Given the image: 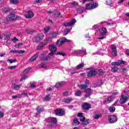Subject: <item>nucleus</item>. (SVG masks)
I'll return each mask as SVG.
<instances>
[{
  "label": "nucleus",
  "instance_id": "1",
  "mask_svg": "<svg viewBox=\"0 0 129 129\" xmlns=\"http://www.w3.org/2000/svg\"><path fill=\"white\" fill-rule=\"evenodd\" d=\"M45 121L49 123V126L55 127L57 126V119L55 117H49L45 119Z\"/></svg>",
  "mask_w": 129,
  "mask_h": 129
},
{
  "label": "nucleus",
  "instance_id": "2",
  "mask_svg": "<svg viewBox=\"0 0 129 129\" xmlns=\"http://www.w3.org/2000/svg\"><path fill=\"white\" fill-rule=\"evenodd\" d=\"M40 60L44 62H46L47 61H50L51 57L49 55L47 56V51H43L40 55Z\"/></svg>",
  "mask_w": 129,
  "mask_h": 129
},
{
  "label": "nucleus",
  "instance_id": "3",
  "mask_svg": "<svg viewBox=\"0 0 129 129\" xmlns=\"http://www.w3.org/2000/svg\"><path fill=\"white\" fill-rule=\"evenodd\" d=\"M73 55H81L82 56H84V55H86V49H83L82 50H75L73 52Z\"/></svg>",
  "mask_w": 129,
  "mask_h": 129
},
{
  "label": "nucleus",
  "instance_id": "4",
  "mask_svg": "<svg viewBox=\"0 0 129 129\" xmlns=\"http://www.w3.org/2000/svg\"><path fill=\"white\" fill-rule=\"evenodd\" d=\"M55 114L58 115V116H63L65 115V111L62 109H56L54 111Z\"/></svg>",
  "mask_w": 129,
  "mask_h": 129
},
{
  "label": "nucleus",
  "instance_id": "5",
  "mask_svg": "<svg viewBox=\"0 0 129 129\" xmlns=\"http://www.w3.org/2000/svg\"><path fill=\"white\" fill-rule=\"evenodd\" d=\"M129 96L128 95H121V98L119 100L120 103L121 104H123L125 102H126L128 100Z\"/></svg>",
  "mask_w": 129,
  "mask_h": 129
},
{
  "label": "nucleus",
  "instance_id": "6",
  "mask_svg": "<svg viewBox=\"0 0 129 129\" xmlns=\"http://www.w3.org/2000/svg\"><path fill=\"white\" fill-rule=\"evenodd\" d=\"M8 21H15V20H18L21 19V17L18 16H16L15 14H12L8 16Z\"/></svg>",
  "mask_w": 129,
  "mask_h": 129
},
{
  "label": "nucleus",
  "instance_id": "7",
  "mask_svg": "<svg viewBox=\"0 0 129 129\" xmlns=\"http://www.w3.org/2000/svg\"><path fill=\"white\" fill-rule=\"evenodd\" d=\"M108 121L110 123H114L117 121V117L115 115H110L108 117Z\"/></svg>",
  "mask_w": 129,
  "mask_h": 129
},
{
  "label": "nucleus",
  "instance_id": "8",
  "mask_svg": "<svg viewBox=\"0 0 129 129\" xmlns=\"http://www.w3.org/2000/svg\"><path fill=\"white\" fill-rule=\"evenodd\" d=\"M111 55L112 56H117V50H116V46L114 44L111 45Z\"/></svg>",
  "mask_w": 129,
  "mask_h": 129
},
{
  "label": "nucleus",
  "instance_id": "9",
  "mask_svg": "<svg viewBox=\"0 0 129 129\" xmlns=\"http://www.w3.org/2000/svg\"><path fill=\"white\" fill-rule=\"evenodd\" d=\"M35 41L36 43H39L40 41H42L44 39V34H38L35 38Z\"/></svg>",
  "mask_w": 129,
  "mask_h": 129
},
{
  "label": "nucleus",
  "instance_id": "10",
  "mask_svg": "<svg viewBox=\"0 0 129 129\" xmlns=\"http://www.w3.org/2000/svg\"><path fill=\"white\" fill-rule=\"evenodd\" d=\"M76 23V20L72 19L70 23H64L63 26L64 27H71V26L75 25Z\"/></svg>",
  "mask_w": 129,
  "mask_h": 129
},
{
  "label": "nucleus",
  "instance_id": "11",
  "mask_svg": "<svg viewBox=\"0 0 129 129\" xmlns=\"http://www.w3.org/2000/svg\"><path fill=\"white\" fill-rule=\"evenodd\" d=\"M34 16L35 14L32 11L27 12V14L25 15L26 19H32V18H34Z\"/></svg>",
  "mask_w": 129,
  "mask_h": 129
},
{
  "label": "nucleus",
  "instance_id": "12",
  "mask_svg": "<svg viewBox=\"0 0 129 129\" xmlns=\"http://www.w3.org/2000/svg\"><path fill=\"white\" fill-rule=\"evenodd\" d=\"M126 62H125V61L118 60L117 61L112 62L111 63V65H112V66L116 65L117 66H119V65H121L122 64H125Z\"/></svg>",
  "mask_w": 129,
  "mask_h": 129
},
{
  "label": "nucleus",
  "instance_id": "13",
  "mask_svg": "<svg viewBox=\"0 0 129 129\" xmlns=\"http://www.w3.org/2000/svg\"><path fill=\"white\" fill-rule=\"evenodd\" d=\"M82 106L84 109V110H88L90 108H91V105L90 104H88V103H84Z\"/></svg>",
  "mask_w": 129,
  "mask_h": 129
},
{
  "label": "nucleus",
  "instance_id": "14",
  "mask_svg": "<svg viewBox=\"0 0 129 129\" xmlns=\"http://www.w3.org/2000/svg\"><path fill=\"white\" fill-rule=\"evenodd\" d=\"M66 40L64 38H62L57 40L56 42L57 46H62V44H64V40Z\"/></svg>",
  "mask_w": 129,
  "mask_h": 129
},
{
  "label": "nucleus",
  "instance_id": "15",
  "mask_svg": "<svg viewBox=\"0 0 129 129\" xmlns=\"http://www.w3.org/2000/svg\"><path fill=\"white\" fill-rule=\"evenodd\" d=\"M47 45V43L45 42H40L38 46L37 47V50H41L42 48H44L45 46Z\"/></svg>",
  "mask_w": 129,
  "mask_h": 129
},
{
  "label": "nucleus",
  "instance_id": "16",
  "mask_svg": "<svg viewBox=\"0 0 129 129\" xmlns=\"http://www.w3.org/2000/svg\"><path fill=\"white\" fill-rule=\"evenodd\" d=\"M97 74V72H96L95 71H90L88 72L87 76L88 77H92V76H95Z\"/></svg>",
  "mask_w": 129,
  "mask_h": 129
},
{
  "label": "nucleus",
  "instance_id": "17",
  "mask_svg": "<svg viewBox=\"0 0 129 129\" xmlns=\"http://www.w3.org/2000/svg\"><path fill=\"white\" fill-rule=\"evenodd\" d=\"M49 49L50 51H53L54 52L57 51V47L55 46V44L49 45Z\"/></svg>",
  "mask_w": 129,
  "mask_h": 129
},
{
  "label": "nucleus",
  "instance_id": "18",
  "mask_svg": "<svg viewBox=\"0 0 129 129\" xmlns=\"http://www.w3.org/2000/svg\"><path fill=\"white\" fill-rule=\"evenodd\" d=\"M72 100H73L72 98H65L62 99V102H65V103H70Z\"/></svg>",
  "mask_w": 129,
  "mask_h": 129
},
{
  "label": "nucleus",
  "instance_id": "19",
  "mask_svg": "<svg viewBox=\"0 0 129 129\" xmlns=\"http://www.w3.org/2000/svg\"><path fill=\"white\" fill-rule=\"evenodd\" d=\"M39 56V52H37L36 54H34L33 56H32L30 58V61L31 62H33V61H35V60H36V59H37V58H38Z\"/></svg>",
  "mask_w": 129,
  "mask_h": 129
},
{
  "label": "nucleus",
  "instance_id": "20",
  "mask_svg": "<svg viewBox=\"0 0 129 129\" xmlns=\"http://www.w3.org/2000/svg\"><path fill=\"white\" fill-rule=\"evenodd\" d=\"M21 86H22V85H17L15 84H12V87H13L14 89L15 90H19L20 88H21Z\"/></svg>",
  "mask_w": 129,
  "mask_h": 129
},
{
  "label": "nucleus",
  "instance_id": "21",
  "mask_svg": "<svg viewBox=\"0 0 129 129\" xmlns=\"http://www.w3.org/2000/svg\"><path fill=\"white\" fill-rule=\"evenodd\" d=\"M106 33H107V30L105 28H103L100 31V35L101 36H105Z\"/></svg>",
  "mask_w": 129,
  "mask_h": 129
},
{
  "label": "nucleus",
  "instance_id": "22",
  "mask_svg": "<svg viewBox=\"0 0 129 129\" xmlns=\"http://www.w3.org/2000/svg\"><path fill=\"white\" fill-rule=\"evenodd\" d=\"M78 87H80V89H82V90L86 89V88H88V85L85 84H82V85H78Z\"/></svg>",
  "mask_w": 129,
  "mask_h": 129
},
{
  "label": "nucleus",
  "instance_id": "23",
  "mask_svg": "<svg viewBox=\"0 0 129 129\" xmlns=\"http://www.w3.org/2000/svg\"><path fill=\"white\" fill-rule=\"evenodd\" d=\"M63 84H64V82L57 83L55 85V87L56 88H59L60 87H62V86H63Z\"/></svg>",
  "mask_w": 129,
  "mask_h": 129
},
{
  "label": "nucleus",
  "instance_id": "24",
  "mask_svg": "<svg viewBox=\"0 0 129 129\" xmlns=\"http://www.w3.org/2000/svg\"><path fill=\"white\" fill-rule=\"evenodd\" d=\"M36 111H37V112L40 113V112H43V111H44L45 110V109H44V108H42L40 106H38L36 108Z\"/></svg>",
  "mask_w": 129,
  "mask_h": 129
},
{
  "label": "nucleus",
  "instance_id": "25",
  "mask_svg": "<svg viewBox=\"0 0 129 129\" xmlns=\"http://www.w3.org/2000/svg\"><path fill=\"white\" fill-rule=\"evenodd\" d=\"M86 10H93L92 4H88L86 5Z\"/></svg>",
  "mask_w": 129,
  "mask_h": 129
},
{
  "label": "nucleus",
  "instance_id": "26",
  "mask_svg": "<svg viewBox=\"0 0 129 129\" xmlns=\"http://www.w3.org/2000/svg\"><path fill=\"white\" fill-rule=\"evenodd\" d=\"M11 39V33L8 32L7 34L5 35V40L6 41H10Z\"/></svg>",
  "mask_w": 129,
  "mask_h": 129
},
{
  "label": "nucleus",
  "instance_id": "27",
  "mask_svg": "<svg viewBox=\"0 0 129 129\" xmlns=\"http://www.w3.org/2000/svg\"><path fill=\"white\" fill-rule=\"evenodd\" d=\"M73 122H74V124H75V125H78L80 124V122H79V121H78V119H77V118H75L74 119Z\"/></svg>",
  "mask_w": 129,
  "mask_h": 129
},
{
  "label": "nucleus",
  "instance_id": "28",
  "mask_svg": "<svg viewBox=\"0 0 129 129\" xmlns=\"http://www.w3.org/2000/svg\"><path fill=\"white\" fill-rule=\"evenodd\" d=\"M3 12H4V13H6V14H7V13H10V12H11V8L8 7V8H6L3 9Z\"/></svg>",
  "mask_w": 129,
  "mask_h": 129
},
{
  "label": "nucleus",
  "instance_id": "29",
  "mask_svg": "<svg viewBox=\"0 0 129 129\" xmlns=\"http://www.w3.org/2000/svg\"><path fill=\"white\" fill-rule=\"evenodd\" d=\"M108 110H109L110 112H114V111H115V107L110 106L108 108Z\"/></svg>",
  "mask_w": 129,
  "mask_h": 129
},
{
  "label": "nucleus",
  "instance_id": "30",
  "mask_svg": "<svg viewBox=\"0 0 129 129\" xmlns=\"http://www.w3.org/2000/svg\"><path fill=\"white\" fill-rule=\"evenodd\" d=\"M39 68H43L44 69H46L47 68V64L45 63H41L38 65Z\"/></svg>",
  "mask_w": 129,
  "mask_h": 129
},
{
  "label": "nucleus",
  "instance_id": "31",
  "mask_svg": "<svg viewBox=\"0 0 129 129\" xmlns=\"http://www.w3.org/2000/svg\"><path fill=\"white\" fill-rule=\"evenodd\" d=\"M10 4L18 5V4H19V0H10Z\"/></svg>",
  "mask_w": 129,
  "mask_h": 129
},
{
  "label": "nucleus",
  "instance_id": "32",
  "mask_svg": "<svg viewBox=\"0 0 129 129\" xmlns=\"http://www.w3.org/2000/svg\"><path fill=\"white\" fill-rule=\"evenodd\" d=\"M83 67H84V63H80L77 66V70H78L81 69Z\"/></svg>",
  "mask_w": 129,
  "mask_h": 129
},
{
  "label": "nucleus",
  "instance_id": "33",
  "mask_svg": "<svg viewBox=\"0 0 129 129\" xmlns=\"http://www.w3.org/2000/svg\"><path fill=\"white\" fill-rule=\"evenodd\" d=\"M118 71V68L116 67H113L111 69V72H117Z\"/></svg>",
  "mask_w": 129,
  "mask_h": 129
},
{
  "label": "nucleus",
  "instance_id": "34",
  "mask_svg": "<svg viewBox=\"0 0 129 129\" xmlns=\"http://www.w3.org/2000/svg\"><path fill=\"white\" fill-rule=\"evenodd\" d=\"M7 62H10V63L12 64V63H16V62H17V60L16 59H9L7 60Z\"/></svg>",
  "mask_w": 129,
  "mask_h": 129
},
{
  "label": "nucleus",
  "instance_id": "35",
  "mask_svg": "<svg viewBox=\"0 0 129 129\" xmlns=\"http://www.w3.org/2000/svg\"><path fill=\"white\" fill-rule=\"evenodd\" d=\"M27 34H33V33H35V30L32 29H28L26 31Z\"/></svg>",
  "mask_w": 129,
  "mask_h": 129
},
{
  "label": "nucleus",
  "instance_id": "36",
  "mask_svg": "<svg viewBox=\"0 0 129 129\" xmlns=\"http://www.w3.org/2000/svg\"><path fill=\"white\" fill-rule=\"evenodd\" d=\"M85 92L89 94H91V92H92V90H91V89L90 88H87L86 89Z\"/></svg>",
  "mask_w": 129,
  "mask_h": 129
},
{
  "label": "nucleus",
  "instance_id": "37",
  "mask_svg": "<svg viewBox=\"0 0 129 129\" xmlns=\"http://www.w3.org/2000/svg\"><path fill=\"white\" fill-rule=\"evenodd\" d=\"M61 16V13L60 12H56L54 14V17L55 18H59Z\"/></svg>",
  "mask_w": 129,
  "mask_h": 129
},
{
  "label": "nucleus",
  "instance_id": "38",
  "mask_svg": "<svg viewBox=\"0 0 129 129\" xmlns=\"http://www.w3.org/2000/svg\"><path fill=\"white\" fill-rule=\"evenodd\" d=\"M88 123H89V119H85V121L83 123V125H86V124H88Z\"/></svg>",
  "mask_w": 129,
  "mask_h": 129
},
{
  "label": "nucleus",
  "instance_id": "39",
  "mask_svg": "<svg viewBox=\"0 0 129 129\" xmlns=\"http://www.w3.org/2000/svg\"><path fill=\"white\" fill-rule=\"evenodd\" d=\"M30 70H31V68H28L26 69L24 71L23 74H27L29 73V71H30Z\"/></svg>",
  "mask_w": 129,
  "mask_h": 129
},
{
  "label": "nucleus",
  "instance_id": "40",
  "mask_svg": "<svg viewBox=\"0 0 129 129\" xmlns=\"http://www.w3.org/2000/svg\"><path fill=\"white\" fill-rule=\"evenodd\" d=\"M28 96V93H23L21 94H20V96H19V97L22 98V97H26Z\"/></svg>",
  "mask_w": 129,
  "mask_h": 129
},
{
  "label": "nucleus",
  "instance_id": "41",
  "mask_svg": "<svg viewBox=\"0 0 129 129\" xmlns=\"http://www.w3.org/2000/svg\"><path fill=\"white\" fill-rule=\"evenodd\" d=\"M101 24H106V25H107V26H112L113 25V23H109L107 22H101Z\"/></svg>",
  "mask_w": 129,
  "mask_h": 129
},
{
  "label": "nucleus",
  "instance_id": "42",
  "mask_svg": "<svg viewBox=\"0 0 129 129\" xmlns=\"http://www.w3.org/2000/svg\"><path fill=\"white\" fill-rule=\"evenodd\" d=\"M92 7H93V9H96L98 7V3H94L92 4Z\"/></svg>",
  "mask_w": 129,
  "mask_h": 129
},
{
  "label": "nucleus",
  "instance_id": "43",
  "mask_svg": "<svg viewBox=\"0 0 129 129\" xmlns=\"http://www.w3.org/2000/svg\"><path fill=\"white\" fill-rule=\"evenodd\" d=\"M106 3L107 6H111L112 5V1L111 0H107Z\"/></svg>",
  "mask_w": 129,
  "mask_h": 129
},
{
  "label": "nucleus",
  "instance_id": "44",
  "mask_svg": "<svg viewBox=\"0 0 129 129\" xmlns=\"http://www.w3.org/2000/svg\"><path fill=\"white\" fill-rule=\"evenodd\" d=\"M81 94H82V92L80 91H78L75 94V95H76V96H80Z\"/></svg>",
  "mask_w": 129,
  "mask_h": 129
},
{
  "label": "nucleus",
  "instance_id": "45",
  "mask_svg": "<svg viewBox=\"0 0 129 129\" xmlns=\"http://www.w3.org/2000/svg\"><path fill=\"white\" fill-rule=\"evenodd\" d=\"M70 31V30H69V29H64V30L63 31V34H64V36H66V35H67L68 34V33H69Z\"/></svg>",
  "mask_w": 129,
  "mask_h": 129
},
{
  "label": "nucleus",
  "instance_id": "46",
  "mask_svg": "<svg viewBox=\"0 0 129 129\" xmlns=\"http://www.w3.org/2000/svg\"><path fill=\"white\" fill-rule=\"evenodd\" d=\"M52 40V39L51 37H46L45 40V43H47V42H50Z\"/></svg>",
  "mask_w": 129,
  "mask_h": 129
},
{
  "label": "nucleus",
  "instance_id": "47",
  "mask_svg": "<svg viewBox=\"0 0 129 129\" xmlns=\"http://www.w3.org/2000/svg\"><path fill=\"white\" fill-rule=\"evenodd\" d=\"M56 55H60L61 56H65L66 54L62 51L58 52L56 53Z\"/></svg>",
  "mask_w": 129,
  "mask_h": 129
},
{
  "label": "nucleus",
  "instance_id": "48",
  "mask_svg": "<svg viewBox=\"0 0 129 129\" xmlns=\"http://www.w3.org/2000/svg\"><path fill=\"white\" fill-rule=\"evenodd\" d=\"M119 71L121 73H123L124 72L126 71V69L124 68H122L119 69Z\"/></svg>",
  "mask_w": 129,
  "mask_h": 129
},
{
  "label": "nucleus",
  "instance_id": "49",
  "mask_svg": "<svg viewBox=\"0 0 129 129\" xmlns=\"http://www.w3.org/2000/svg\"><path fill=\"white\" fill-rule=\"evenodd\" d=\"M85 119H86L85 117H84L83 116V117H81V118L80 119V121H82V124H83L84 121H85Z\"/></svg>",
  "mask_w": 129,
  "mask_h": 129
},
{
  "label": "nucleus",
  "instance_id": "50",
  "mask_svg": "<svg viewBox=\"0 0 129 129\" xmlns=\"http://www.w3.org/2000/svg\"><path fill=\"white\" fill-rule=\"evenodd\" d=\"M21 96V94H18L17 95H15L12 96V99H17L18 97H20Z\"/></svg>",
  "mask_w": 129,
  "mask_h": 129
},
{
  "label": "nucleus",
  "instance_id": "51",
  "mask_svg": "<svg viewBox=\"0 0 129 129\" xmlns=\"http://www.w3.org/2000/svg\"><path fill=\"white\" fill-rule=\"evenodd\" d=\"M30 87L31 88H36V85H35L34 83L30 82Z\"/></svg>",
  "mask_w": 129,
  "mask_h": 129
},
{
  "label": "nucleus",
  "instance_id": "52",
  "mask_svg": "<svg viewBox=\"0 0 129 129\" xmlns=\"http://www.w3.org/2000/svg\"><path fill=\"white\" fill-rule=\"evenodd\" d=\"M98 72L99 75H103L104 74V73L103 72V71H102V70L101 69L99 70Z\"/></svg>",
  "mask_w": 129,
  "mask_h": 129
},
{
  "label": "nucleus",
  "instance_id": "53",
  "mask_svg": "<svg viewBox=\"0 0 129 129\" xmlns=\"http://www.w3.org/2000/svg\"><path fill=\"white\" fill-rule=\"evenodd\" d=\"M100 117V114H97L95 115L94 118L95 119H97Z\"/></svg>",
  "mask_w": 129,
  "mask_h": 129
},
{
  "label": "nucleus",
  "instance_id": "54",
  "mask_svg": "<svg viewBox=\"0 0 129 129\" xmlns=\"http://www.w3.org/2000/svg\"><path fill=\"white\" fill-rule=\"evenodd\" d=\"M52 37H54V38H56V37H57V36H58V33L52 32Z\"/></svg>",
  "mask_w": 129,
  "mask_h": 129
},
{
  "label": "nucleus",
  "instance_id": "55",
  "mask_svg": "<svg viewBox=\"0 0 129 129\" xmlns=\"http://www.w3.org/2000/svg\"><path fill=\"white\" fill-rule=\"evenodd\" d=\"M55 52L53 51H50V52L48 54V56H53V55H55Z\"/></svg>",
  "mask_w": 129,
  "mask_h": 129
},
{
  "label": "nucleus",
  "instance_id": "56",
  "mask_svg": "<svg viewBox=\"0 0 129 129\" xmlns=\"http://www.w3.org/2000/svg\"><path fill=\"white\" fill-rule=\"evenodd\" d=\"M26 78H28V76H25L24 77H23L20 80V82H22V81H23V80H25V79H26Z\"/></svg>",
  "mask_w": 129,
  "mask_h": 129
},
{
  "label": "nucleus",
  "instance_id": "57",
  "mask_svg": "<svg viewBox=\"0 0 129 129\" xmlns=\"http://www.w3.org/2000/svg\"><path fill=\"white\" fill-rule=\"evenodd\" d=\"M51 99V98L50 97V95H46L45 97V100H50Z\"/></svg>",
  "mask_w": 129,
  "mask_h": 129
},
{
  "label": "nucleus",
  "instance_id": "58",
  "mask_svg": "<svg viewBox=\"0 0 129 129\" xmlns=\"http://www.w3.org/2000/svg\"><path fill=\"white\" fill-rule=\"evenodd\" d=\"M16 67H17L16 66H13L9 67L8 68L9 69H16Z\"/></svg>",
  "mask_w": 129,
  "mask_h": 129
},
{
  "label": "nucleus",
  "instance_id": "59",
  "mask_svg": "<svg viewBox=\"0 0 129 129\" xmlns=\"http://www.w3.org/2000/svg\"><path fill=\"white\" fill-rule=\"evenodd\" d=\"M4 115H5V113H4V112L0 111V118L4 117Z\"/></svg>",
  "mask_w": 129,
  "mask_h": 129
},
{
  "label": "nucleus",
  "instance_id": "60",
  "mask_svg": "<svg viewBox=\"0 0 129 129\" xmlns=\"http://www.w3.org/2000/svg\"><path fill=\"white\" fill-rule=\"evenodd\" d=\"M71 4L72 5V6H73L74 7H75L76 6H78V4H77L75 2L71 3Z\"/></svg>",
  "mask_w": 129,
  "mask_h": 129
},
{
  "label": "nucleus",
  "instance_id": "61",
  "mask_svg": "<svg viewBox=\"0 0 129 129\" xmlns=\"http://www.w3.org/2000/svg\"><path fill=\"white\" fill-rule=\"evenodd\" d=\"M112 100H113V97H109L108 98V101H112Z\"/></svg>",
  "mask_w": 129,
  "mask_h": 129
},
{
  "label": "nucleus",
  "instance_id": "62",
  "mask_svg": "<svg viewBox=\"0 0 129 129\" xmlns=\"http://www.w3.org/2000/svg\"><path fill=\"white\" fill-rule=\"evenodd\" d=\"M45 32H48L49 30H50V27H47L44 28Z\"/></svg>",
  "mask_w": 129,
  "mask_h": 129
},
{
  "label": "nucleus",
  "instance_id": "63",
  "mask_svg": "<svg viewBox=\"0 0 129 129\" xmlns=\"http://www.w3.org/2000/svg\"><path fill=\"white\" fill-rule=\"evenodd\" d=\"M23 53H25V50H18L19 54H23Z\"/></svg>",
  "mask_w": 129,
  "mask_h": 129
},
{
  "label": "nucleus",
  "instance_id": "64",
  "mask_svg": "<svg viewBox=\"0 0 129 129\" xmlns=\"http://www.w3.org/2000/svg\"><path fill=\"white\" fill-rule=\"evenodd\" d=\"M126 55L129 56V49L126 50Z\"/></svg>",
  "mask_w": 129,
  "mask_h": 129
}]
</instances>
